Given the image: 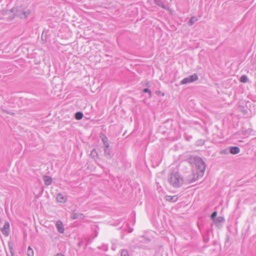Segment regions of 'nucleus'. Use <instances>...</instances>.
Listing matches in <instances>:
<instances>
[{
  "label": "nucleus",
  "mask_w": 256,
  "mask_h": 256,
  "mask_svg": "<svg viewBox=\"0 0 256 256\" xmlns=\"http://www.w3.org/2000/svg\"><path fill=\"white\" fill-rule=\"evenodd\" d=\"M191 160L194 165L196 170L193 172L192 178L187 180L188 184L194 182L198 178L202 177L206 170L205 163L200 157L194 156L191 158Z\"/></svg>",
  "instance_id": "obj_1"
},
{
  "label": "nucleus",
  "mask_w": 256,
  "mask_h": 256,
  "mask_svg": "<svg viewBox=\"0 0 256 256\" xmlns=\"http://www.w3.org/2000/svg\"><path fill=\"white\" fill-rule=\"evenodd\" d=\"M168 181L174 188L180 187L184 182L182 177L177 172H173L169 174Z\"/></svg>",
  "instance_id": "obj_2"
},
{
  "label": "nucleus",
  "mask_w": 256,
  "mask_h": 256,
  "mask_svg": "<svg viewBox=\"0 0 256 256\" xmlns=\"http://www.w3.org/2000/svg\"><path fill=\"white\" fill-rule=\"evenodd\" d=\"M11 11L12 12H14L16 16L19 17L20 18H26L31 13L30 10H27L24 6L14 8L12 9Z\"/></svg>",
  "instance_id": "obj_3"
},
{
  "label": "nucleus",
  "mask_w": 256,
  "mask_h": 256,
  "mask_svg": "<svg viewBox=\"0 0 256 256\" xmlns=\"http://www.w3.org/2000/svg\"><path fill=\"white\" fill-rule=\"evenodd\" d=\"M198 80V76L194 74L187 78H184L181 82V84H185L188 83L193 82Z\"/></svg>",
  "instance_id": "obj_4"
},
{
  "label": "nucleus",
  "mask_w": 256,
  "mask_h": 256,
  "mask_svg": "<svg viewBox=\"0 0 256 256\" xmlns=\"http://www.w3.org/2000/svg\"><path fill=\"white\" fill-rule=\"evenodd\" d=\"M1 231L4 236H8L9 235L10 230V224L8 222H4V226L1 228Z\"/></svg>",
  "instance_id": "obj_5"
},
{
  "label": "nucleus",
  "mask_w": 256,
  "mask_h": 256,
  "mask_svg": "<svg viewBox=\"0 0 256 256\" xmlns=\"http://www.w3.org/2000/svg\"><path fill=\"white\" fill-rule=\"evenodd\" d=\"M71 218L72 220L80 219L83 220L84 218V216L82 214L76 213L73 212L71 214Z\"/></svg>",
  "instance_id": "obj_6"
},
{
  "label": "nucleus",
  "mask_w": 256,
  "mask_h": 256,
  "mask_svg": "<svg viewBox=\"0 0 256 256\" xmlns=\"http://www.w3.org/2000/svg\"><path fill=\"white\" fill-rule=\"evenodd\" d=\"M154 2L155 4L159 6H160L164 10L168 8L167 6L164 4V0H154Z\"/></svg>",
  "instance_id": "obj_7"
},
{
  "label": "nucleus",
  "mask_w": 256,
  "mask_h": 256,
  "mask_svg": "<svg viewBox=\"0 0 256 256\" xmlns=\"http://www.w3.org/2000/svg\"><path fill=\"white\" fill-rule=\"evenodd\" d=\"M56 227L58 229V231L61 234L64 233V228L63 224L62 222L58 221L56 224Z\"/></svg>",
  "instance_id": "obj_8"
},
{
  "label": "nucleus",
  "mask_w": 256,
  "mask_h": 256,
  "mask_svg": "<svg viewBox=\"0 0 256 256\" xmlns=\"http://www.w3.org/2000/svg\"><path fill=\"white\" fill-rule=\"evenodd\" d=\"M240 149L238 146H231L230 148L229 152L232 154H236L240 152Z\"/></svg>",
  "instance_id": "obj_9"
},
{
  "label": "nucleus",
  "mask_w": 256,
  "mask_h": 256,
  "mask_svg": "<svg viewBox=\"0 0 256 256\" xmlns=\"http://www.w3.org/2000/svg\"><path fill=\"white\" fill-rule=\"evenodd\" d=\"M178 199V197L176 196H166V200L167 201L170 202H175Z\"/></svg>",
  "instance_id": "obj_10"
},
{
  "label": "nucleus",
  "mask_w": 256,
  "mask_h": 256,
  "mask_svg": "<svg viewBox=\"0 0 256 256\" xmlns=\"http://www.w3.org/2000/svg\"><path fill=\"white\" fill-rule=\"evenodd\" d=\"M44 184L46 186H49L51 184L52 182V178L51 177L48 176H44Z\"/></svg>",
  "instance_id": "obj_11"
},
{
  "label": "nucleus",
  "mask_w": 256,
  "mask_h": 256,
  "mask_svg": "<svg viewBox=\"0 0 256 256\" xmlns=\"http://www.w3.org/2000/svg\"><path fill=\"white\" fill-rule=\"evenodd\" d=\"M224 222V218L222 216H218L214 220V222L216 226H218L219 224L222 223Z\"/></svg>",
  "instance_id": "obj_12"
},
{
  "label": "nucleus",
  "mask_w": 256,
  "mask_h": 256,
  "mask_svg": "<svg viewBox=\"0 0 256 256\" xmlns=\"http://www.w3.org/2000/svg\"><path fill=\"white\" fill-rule=\"evenodd\" d=\"M104 155L108 158H111L112 156L110 149L108 148H104Z\"/></svg>",
  "instance_id": "obj_13"
},
{
  "label": "nucleus",
  "mask_w": 256,
  "mask_h": 256,
  "mask_svg": "<svg viewBox=\"0 0 256 256\" xmlns=\"http://www.w3.org/2000/svg\"><path fill=\"white\" fill-rule=\"evenodd\" d=\"M56 200L58 202H64L66 200V198L62 194H58L56 196Z\"/></svg>",
  "instance_id": "obj_14"
},
{
  "label": "nucleus",
  "mask_w": 256,
  "mask_h": 256,
  "mask_svg": "<svg viewBox=\"0 0 256 256\" xmlns=\"http://www.w3.org/2000/svg\"><path fill=\"white\" fill-rule=\"evenodd\" d=\"M198 20L196 17L194 16H192L190 20L188 22V26H191Z\"/></svg>",
  "instance_id": "obj_15"
},
{
  "label": "nucleus",
  "mask_w": 256,
  "mask_h": 256,
  "mask_svg": "<svg viewBox=\"0 0 256 256\" xmlns=\"http://www.w3.org/2000/svg\"><path fill=\"white\" fill-rule=\"evenodd\" d=\"M83 114L80 112H78L75 114V118L77 120H80L83 118Z\"/></svg>",
  "instance_id": "obj_16"
},
{
  "label": "nucleus",
  "mask_w": 256,
  "mask_h": 256,
  "mask_svg": "<svg viewBox=\"0 0 256 256\" xmlns=\"http://www.w3.org/2000/svg\"><path fill=\"white\" fill-rule=\"evenodd\" d=\"M8 247L10 250V252L12 256L14 255V250H13V243L12 242L10 241L8 242Z\"/></svg>",
  "instance_id": "obj_17"
},
{
  "label": "nucleus",
  "mask_w": 256,
  "mask_h": 256,
  "mask_svg": "<svg viewBox=\"0 0 256 256\" xmlns=\"http://www.w3.org/2000/svg\"><path fill=\"white\" fill-rule=\"evenodd\" d=\"M248 81V78L246 76L242 75L240 78V82H241L246 83Z\"/></svg>",
  "instance_id": "obj_18"
},
{
  "label": "nucleus",
  "mask_w": 256,
  "mask_h": 256,
  "mask_svg": "<svg viewBox=\"0 0 256 256\" xmlns=\"http://www.w3.org/2000/svg\"><path fill=\"white\" fill-rule=\"evenodd\" d=\"M90 156L92 158H94L96 156H98V153L96 150L95 149H92L91 150Z\"/></svg>",
  "instance_id": "obj_19"
},
{
  "label": "nucleus",
  "mask_w": 256,
  "mask_h": 256,
  "mask_svg": "<svg viewBox=\"0 0 256 256\" xmlns=\"http://www.w3.org/2000/svg\"><path fill=\"white\" fill-rule=\"evenodd\" d=\"M121 256H130L128 250H122L121 252Z\"/></svg>",
  "instance_id": "obj_20"
},
{
  "label": "nucleus",
  "mask_w": 256,
  "mask_h": 256,
  "mask_svg": "<svg viewBox=\"0 0 256 256\" xmlns=\"http://www.w3.org/2000/svg\"><path fill=\"white\" fill-rule=\"evenodd\" d=\"M217 212L216 211L214 212L210 216L211 219L214 221L216 218Z\"/></svg>",
  "instance_id": "obj_21"
},
{
  "label": "nucleus",
  "mask_w": 256,
  "mask_h": 256,
  "mask_svg": "<svg viewBox=\"0 0 256 256\" xmlns=\"http://www.w3.org/2000/svg\"><path fill=\"white\" fill-rule=\"evenodd\" d=\"M28 256H32V249L31 248V246H28Z\"/></svg>",
  "instance_id": "obj_22"
},
{
  "label": "nucleus",
  "mask_w": 256,
  "mask_h": 256,
  "mask_svg": "<svg viewBox=\"0 0 256 256\" xmlns=\"http://www.w3.org/2000/svg\"><path fill=\"white\" fill-rule=\"evenodd\" d=\"M143 92H144V93H146V92L149 93L150 96H151V92H150V90L149 89H148V88H144L143 90Z\"/></svg>",
  "instance_id": "obj_23"
},
{
  "label": "nucleus",
  "mask_w": 256,
  "mask_h": 256,
  "mask_svg": "<svg viewBox=\"0 0 256 256\" xmlns=\"http://www.w3.org/2000/svg\"><path fill=\"white\" fill-rule=\"evenodd\" d=\"M103 143L104 144V148H109L110 146H109L108 140L106 141L105 142H104Z\"/></svg>",
  "instance_id": "obj_24"
},
{
  "label": "nucleus",
  "mask_w": 256,
  "mask_h": 256,
  "mask_svg": "<svg viewBox=\"0 0 256 256\" xmlns=\"http://www.w3.org/2000/svg\"><path fill=\"white\" fill-rule=\"evenodd\" d=\"M103 143L104 144V148H109L110 146H109L108 140L106 141L105 142H104Z\"/></svg>",
  "instance_id": "obj_25"
},
{
  "label": "nucleus",
  "mask_w": 256,
  "mask_h": 256,
  "mask_svg": "<svg viewBox=\"0 0 256 256\" xmlns=\"http://www.w3.org/2000/svg\"><path fill=\"white\" fill-rule=\"evenodd\" d=\"M229 152V150H228L227 149H225V150H222V151L220 152V153H221V154H228V152Z\"/></svg>",
  "instance_id": "obj_26"
},
{
  "label": "nucleus",
  "mask_w": 256,
  "mask_h": 256,
  "mask_svg": "<svg viewBox=\"0 0 256 256\" xmlns=\"http://www.w3.org/2000/svg\"><path fill=\"white\" fill-rule=\"evenodd\" d=\"M102 140L103 142L108 140V138L106 136H102Z\"/></svg>",
  "instance_id": "obj_27"
},
{
  "label": "nucleus",
  "mask_w": 256,
  "mask_h": 256,
  "mask_svg": "<svg viewBox=\"0 0 256 256\" xmlns=\"http://www.w3.org/2000/svg\"><path fill=\"white\" fill-rule=\"evenodd\" d=\"M35 61H36V62H35V64H40V60H35Z\"/></svg>",
  "instance_id": "obj_28"
},
{
  "label": "nucleus",
  "mask_w": 256,
  "mask_h": 256,
  "mask_svg": "<svg viewBox=\"0 0 256 256\" xmlns=\"http://www.w3.org/2000/svg\"><path fill=\"white\" fill-rule=\"evenodd\" d=\"M55 256H64V254L61 253H58Z\"/></svg>",
  "instance_id": "obj_29"
},
{
  "label": "nucleus",
  "mask_w": 256,
  "mask_h": 256,
  "mask_svg": "<svg viewBox=\"0 0 256 256\" xmlns=\"http://www.w3.org/2000/svg\"><path fill=\"white\" fill-rule=\"evenodd\" d=\"M2 110V111H3V112H6V113L9 114V112H8L7 111H6V110Z\"/></svg>",
  "instance_id": "obj_30"
},
{
  "label": "nucleus",
  "mask_w": 256,
  "mask_h": 256,
  "mask_svg": "<svg viewBox=\"0 0 256 256\" xmlns=\"http://www.w3.org/2000/svg\"><path fill=\"white\" fill-rule=\"evenodd\" d=\"M2 208H0V214H1V212H2Z\"/></svg>",
  "instance_id": "obj_31"
}]
</instances>
